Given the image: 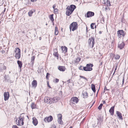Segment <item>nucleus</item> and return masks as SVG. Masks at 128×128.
<instances>
[{"label": "nucleus", "instance_id": "obj_15", "mask_svg": "<svg viewBox=\"0 0 128 128\" xmlns=\"http://www.w3.org/2000/svg\"><path fill=\"white\" fill-rule=\"evenodd\" d=\"M37 81L36 80H34L32 82V85L33 87H34V88L37 86Z\"/></svg>", "mask_w": 128, "mask_h": 128}, {"label": "nucleus", "instance_id": "obj_13", "mask_svg": "<svg viewBox=\"0 0 128 128\" xmlns=\"http://www.w3.org/2000/svg\"><path fill=\"white\" fill-rule=\"evenodd\" d=\"M114 106L112 107L109 110V112L112 116H113L114 114Z\"/></svg>", "mask_w": 128, "mask_h": 128}, {"label": "nucleus", "instance_id": "obj_47", "mask_svg": "<svg viewBox=\"0 0 128 128\" xmlns=\"http://www.w3.org/2000/svg\"><path fill=\"white\" fill-rule=\"evenodd\" d=\"M56 82V83L58 82L59 81V79L57 78H56L55 79Z\"/></svg>", "mask_w": 128, "mask_h": 128}, {"label": "nucleus", "instance_id": "obj_11", "mask_svg": "<svg viewBox=\"0 0 128 128\" xmlns=\"http://www.w3.org/2000/svg\"><path fill=\"white\" fill-rule=\"evenodd\" d=\"M86 17L89 18L93 16L94 15V13L93 12L88 11L86 13Z\"/></svg>", "mask_w": 128, "mask_h": 128}, {"label": "nucleus", "instance_id": "obj_49", "mask_svg": "<svg viewBox=\"0 0 128 128\" xmlns=\"http://www.w3.org/2000/svg\"><path fill=\"white\" fill-rule=\"evenodd\" d=\"M1 51H2V54L4 53L5 52V51L4 50H1Z\"/></svg>", "mask_w": 128, "mask_h": 128}, {"label": "nucleus", "instance_id": "obj_55", "mask_svg": "<svg viewBox=\"0 0 128 128\" xmlns=\"http://www.w3.org/2000/svg\"><path fill=\"white\" fill-rule=\"evenodd\" d=\"M116 67H117V66L116 67V68H115V69L114 71V73H115V71H116Z\"/></svg>", "mask_w": 128, "mask_h": 128}, {"label": "nucleus", "instance_id": "obj_9", "mask_svg": "<svg viewBox=\"0 0 128 128\" xmlns=\"http://www.w3.org/2000/svg\"><path fill=\"white\" fill-rule=\"evenodd\" d=\"M124 46V43L122 42H119L118 44V47L120 49H122Z\"/></svg>", "mask_w": 128, "mask_h": 128}, {"label": "nucleus", "instance_id": "obj_18", "mask_svg": "<svg viewBox=\"0 0 128 128\" xmlns=\"http://www.w3.org/2000/svg\"><path fill=\"white\" fill-rule=\"evenodd\" d=\"M82 95L84 98H87L88 97V94L84 90L82 92Z\"/></svg>", "mask_w": 128, "mask_h": 128}, {"label": "nucleus", "instance_id": "obj_25", "mask_svg": "<svg viewBox=\"0 0 128 128\" xmlns=\"http://www.w3.org/2000/svg\"><path fill=\"white\" fill-rule=\"evenodd\" d=\"M58 33V29L56 26L55 29L54 34L55 35H57Z\"/></svg>", "mask_w": 128, "mask_h": 128}, {"label": "nucleus", "instance_id": "obj_5", "mask_svg": "<svg viewBox=\"0 0 128 128\" xmlns=\"http://www.w3.org/2000/svg\"><path fill=\"white\" fill-rule=\"evenodd\" d=\"M94 37H91L88 40V44L89 46H92V48L94 46Z\"/></svg>", "mask_w": 128, "mask_h": 128}, {"label": "nucleus", "instance_id": "obj_26", "mask_svg": "<svg viewBox=\"0 0 128 128\" xmlns=\"http://www.w3.org/2000/svg\"><path fill=\"white\" fill-rule=\"evenodd\" d=\"M15 52L16 54L20 53V50L19 48H16L15 49Z\"/></svg>", "mask_w": 128, "mask_h": 128}, {"label": "nucleus", "instance_id": "obj_2", "mask_svg": "<svg viewBox=\"0 0 128 128\" xmlns=\"http://www.w3.org/2000/svg\"><path fill=\"white\" fill-rule=\"evenodd\" d=\"M78 28V24L76 22H73L72 23L70 26V31L72 30V31H74L76 30Z\"/></svg>", "mask_w": 128, "mask_h": 128}, {"label": "nucleus", "instance_id": "obj_57", "mask_svg": "<svg viewBox=\"0 0 128 128\" xmlns=\"http://www.w3.org/2000/svg\"><path fill=\"white\" fill-rule=\"evenodd\" d=\"M39 39L40 40L41 39V37H39Z\"/></svg>", "mask_w": 128, "mask_h": 128}, {"label": "nucleus", "instance_id": "obj_40", "mask_svg": "<svg viewBox=\"0 0 128 128\" xmlns=\"http://www.w3.org/2000/svg\"><path fill=\"white\" fill-rule=\"evenodd\" d=\"M58 9L56 8H55L54 9V12H58Z\"/></svg>", "mask_w": 128, "mask_h": 128}, {"label": "nucleus", "instance_id": "obj_44", "mask_svg": "<svg viewBox=\"0 0 128 128\" xmlns=\"http://www.w3.org/2000/svg\"><path fill=\"white\" fill-rule=\"evenodd\" d=\"M106 90H108L106 86H105L104 87V93L105 92V91Z\"/></svg>", "mask_w": 128, "mask_h": 128}, {"label": "nucleus", "instance_id": "obj_22", "mask_svg": "<svg viewBox=\"0 0 128 128\" xmlns=\"http://www.w3.org/2000/svg\"><path fill=\"white\" fill-rule=\"evenodd\" d=\"M104 4H106L107 6H110V1L108 0H104Z\"/></svg>", "mask_w": 128, "mask_h": 128}, {"label": "nucleus", "instance_id": "obj_56", "mask_svg": "<svg viewBox=\"0 0 128 128\" xmlns=\"http://www.w3.org/2000/svg\"><path fill=\"white\" fill-rule=\"evenodd\" d=\"M103 103L104 104L105 103H106V102H105V101H103Z\"/></svg>", "mask_w": 128, "mask_h": 128}, {"label": "nucleus", "instance_id": "obj_19", "mask_svg": "<svg viewBox=\"0 0 128 128\" xmlns=\"http://www.w3.org/2000/svg\"><path fill=\"white\" fill-rule=\"evenodd\" d=\"M92 68H88L86 66L83 67V70L85 71H90L92 70Z\"/></svg>", "mask_w": 128, "mask_h": 128}, {"label": "nucleus", "instance_id": "obj_61", "mask_svg": "<svg viewBox=\"0 0 128 128\" xmlns=\"http://www.w3.org/2000/svg\"><path fill=\"white\" fill-rule=\"evenodd\" d=\"M17 119H16V122H17Z\"/></svg>", "mask_w": 128, "mask_h": 128}, {"label": "nucleus", "instance_id": "obj_12", "mask_svg": "<svg viewBox=\"0 0 128 128\" xmlns=\"http://www.w3.org/2000/svg\"><path fill=\"white\" fill-rule=\"evenodd\" d=\"M44 100L45 102L47 104H50L52 103V102H51V100L49 98L46 97L44 98Z\"/></svg>", "mask_w": 128, "mask_h": 128}, {"label": "nucleus", "instance_id": "obj_43", "mask_svg": "<svg viewBox=\"0 0 128 128\" xmlns=\"http://www.w3.org/2000/svg\"><path fill=\"white\" fill-rule=\"evenodd\" d=\"M80 58H78V59H76V62H80Z\"/></svg>", "mask_w": 128, "mask_h": 128}, {"label": "nucleus", "instance_id": "obj_29", "mask_svg": "<svg viewBox=\"0 0 128 128\" xmlns=\"http://www.w3.org/2000/svg\"><path fill=\"white\" fill-rule=\"evenodd\" d=\"M34 56H33L31 57V63H32V65H33L34 63Z\"/></svg>", "mask_w": 128, "mask_h": 128}, {"label": "nucleus", "instance_id": "obj_16", "mask_svg": "<svg viewBox=\"0 0 128 128\" xmlns=\"http://www.w3.org/2000/svg\"><path fill=\"white\" fill-rule=\"evenodd\" d=\"M58 69L61 71L64 72L66 68L64 66H59L58 67Z\"/></svg>", "mask_w": 128, "mask_h": 128}, {"label": "nucleus", "instance_id": "obj_45", "mask_svg": "<svg viewBox=\"0 0 128 128\" xmlns=\"http://www.w3.org/2000/svg\"><path fill=\"white\" fill-rule=\"evenodd\" d=\"M12 128H18L17 126L16 125H13Z\"/></svg>", "mask_w": 128, "mask_h": 128}, {"label": "nucleus", "instance_id": "obj_51", "mask_svg": "<svg viewBox=\"0 0 128 128\" xmlns=\"http://www.w3.org/2000/svg\"><path fill=\"white\" fill-rule=\"evenodd\" d=\"M47 85L50 88V86H49V82H47Z\"/></svg>", "mask_w": 128, "mask_h": 128}, {"label": "nucleus", "instance_id": "obj_23", "mask_svg": "<svg viewBox=\"0 0 128 128\" xmlns=\"http://www.w3.org/2000/svg\"><path fill=\"white\" fill-rule=\"evenodd\" d=\"M91 88L92 90L94 92H96V88L94 85V84H91Z\"/></svg>", "mask_w": 128, "mask_h": 128}, {"label": "nucleus", "instance_id": "obj_27", "mask_svg": "<svg viewBox=\"0 0 128 128\" xmlns=\"http://www.w3.org/2000/svg\"><path fill=\"white\" fill-rule=\"evenodd\" d=\"M15 56L16 58L19 59L20 57V53H16Z\"/></svg>", "mask_w": 128, "mask_h": 128}, {"label": "nucleus", "instance_id": "obj_32", "mask_svg": "<svg viewBox=\"0 0 128 128\" xmlns=\"http://www.w3.org/2000/svg\"><path fill=\"white\" fill-rule=\"evenodd\" d=\"M61 48L62 49V50L65 51V52H66L67 51V48L66 47H64V48H63V47L62 46L61 47Z\"/></svg>", "mask_w": 128, "mask_h": 128}, {"label": "nucleus", "instance_id": "obj_46", "mask_svg": "<svg viewBox=\"0 0 128 128\" xmlns=\"http://www.w3.org/2000/svg\"><path fill=\"white\" fill-rule=\"evenodd\" d=\"M2 68L3 70H5L6 69V66H2Z\"/></svg>", "mask_w": 128, "mask_h": 128}, {"label": "nucleus", "instance_id": "obj_52", "mask_svg": "<svg viewBox=\"0 0 128 128\" xmlns=\"http://www.w3.org/2000/svg\"><path fill=\"white\" fill-rule=\"evenodd\" d=\"M124 78L123 77V79L122 80V84H123L124 83Z\"/></svg>", "mask_w": 128, "mask_h": 128}, {"label": "nucleus", "instance_id": "obj_39", "mask_svg": "<svg viewBox=\"0 0 128 128\" xmlns=\"http://www.w3.org/2000/svg\"><path fill=\"white\" fill-rule=\"evenodd\" d=\"M50 75V74L48 73H47L46 76V78L47 79H48V76Z\"/></svg>", "mask_w": 128, "mask_h": 128}, {"label": "nucleus", "instance_id": "obj_34", "mask_svg": "<svg viewBox=\"0 0 128 128\" xmlns=\"http://www.w3.org/2000/svg\"><path fill=\"white\" fill-rule=\"evenodd\" d=\"M33 12V11L32 10H30L29 12H28L29 16H31Z\"/></svg>", "mask_w": 128, "mask_h": 128}, {"label": "nucleus", "instance_id": "obj_54", "mask_svg": "<svg viewBox=\"0 0 128 128\" xmlns=\"http://www.w3.org/2000/svg\"><path fill=\"white\" fill-rule=\"evenodd\" d=\"M102 33V32L101 31H100L99 32V34H101Z\"/></svg>", "mask_w": 128, "mask_h": 128}, {"label": "nucleus", "instance_id": "obj_35", "mask_svg": "<svg viewBox=\"0 0 128 128\" xmlns=\"http://www.w3.org/2000/svg\"><path fill=\"white\" fill-rule=\"evenodd\" d=\"M120 56L118 54H116L114 56L116 60L119 59L120 58Z\"/></svg>", "mask_w": 128, "mask_h": 128}, {"label": "nucleus", "instance_id": "obj_3", "mask_svg": "<svg viewBox=\"0 0 128 128\" xmlns=\"http://www.w3.org/2000/svg\"><path fill=\"white\" fill-rule=\"evenodd\" d=\"M126 34V32L123 30H119L117 31L118 36L119 38L124 37Z\"/></svg>", "mask_w": 128, "mask_h": 128}, {"label": "nucleus", "instance_id": "obj_24", "mask_svg": "<svg viewBox=\"0 0 128 128\" xmlns=\"http://www.w3.org/2000/svg\"><path fill=\"white\" fill-rule=\"evenodd\" d=\"M17 63L18 64L19 67L21 68L22 66V62L18 60L17 61Z\"/></svg>", "mask_w": 128, "mask_h": 128}, {"label": "nucleus", "instance_id": "obj_21", "mask_svg": "<svg viewBox=\"0 0 128 128\" xmlns=\"http://www.w3.org/2000/svg\"><path fill=\"white\" fill-rule=\"evenodd\" d=\"M51 100H52L53 102H56L58 101L59 100V98L58 97H56L51 99Z\"/></svg>", "mask_w": 128, "mask_h": 128}, {"label": "nucleus", "instance_id": "obj_30", "mask_svg": "<svg viewBox=\"0 0 128 128\" xmlns=\"http://www.w3.org/2000/svg\"><path fill=\"white\" fill-rule=\"evenodd\" d=\"M86 66L88 68H92V67L93 66V65L92 64H87L86 65Z\"/></svg>", "mask_w": 128, "mask_h": 128}, {"label": "nucleus", "instance_id": "obj_4", "mask_svg": "<svg viewBox=\"0 0 128 128\" xmlns=\"http://www.w3.org/2000/svg\"><path fill=\"white\" fill-rule=\"evenodd\" d=\"M19 120L18 121V123L17 124L18 126L23 125L24 124V117H22L20 116L18 118Z\"/></svg>", "mask_w": 128, "mask_h": 128}, {"label": "nucleus", "instance_id": "obj_33", "mask_svg": "<svg viewBox=\"0 0 128 128\" xmlns=\"http://www.w3.org/2000/svg\"><path fill=\"white\" fill-rule=\"evenodd\" d=\"M53 14H51L50 16V19L52 22L54 20V19L53 17Z\"/></svg>", "mask_w": 128, "mask_h": 128}, {"label": "nucleus", "instance_id": "obj_17", "mask_svg": "<svg viewBox=\"0 0 128 128\" xmlns=\"http://www.w3.org/2000/svg\"><path fill=\"white\" fill-rule=\"evenodd\" d=\"M116 113L117 116L119 117V118L121 120L122 119V117L121 113L119 111H117Z\"/></svg>", "mask_w": 128, "mask_h": 128}, {"label": "nucleus", "instance_id": "obj_1", "mask_svg": "<svg viewBox=\"0 0 128 128\" xmlns=\"http://www.w3.org/2000/svg\"><path fill=\"white\" fill-rule=\"evenodd\" d=\"M76 8V6L75 5L72 4L70 5L69 6H68L66 8V15L68 16H70L72 14Z\"/></svg>", "mask_w": 128, "mask_h": 128}, {"label": "nucleus", "instance_id": "obj_28", "mask_svg": "<svg viewBox=\"0 0 128 128\" xmlns=\"http://www.w3.org/2000/svg\"><path fill=\"white\" fill-rule=\"evenodd\" d=\"M5 81L7 82H9L10 81V78L9 77H6V76H4Z\"/></svg>", "mask_w": 128, "mask_h": 128}, {"label": "nucleus", "instance_id": "obj_20", "mask_svg": "<svg viewBox=\"0 0 128 128\" xmlns=\"http://www.w3.org/2000/svg\"><path fill=\"white\" fill-rule=\"evenodd\" d=\"M54 53H53L54 55L55 56L57 57L58 58V51L56 49L54 50Z\"/></svg>", "mask_w": 128, "mask_h": 128}, {"label": "nucleus", "instance_id": "obj_63", "mask_svg": "<svg viewBox=\"0 0 128 128\" xmlns=\"http://www.w3.org/2000/svg\"><path fill=\"white\" fill-rule=\"evenodd\" d=\"M46 25H47V24H46Z\"/></svg>", "mask_w": 128, "mask_h": 128}, {"label": "nucleus", "instance_id": "obj_62", "mask_svg": "<svg viewBox=\"0 0 128 128\" xmlns=\"http://www.w3.org/2000/svg\"><path fill=\"white\" fill-rule=\"evenodd\" d=\"M106 10H107V8H106Z\"/></svg>", "mask_w": 128, "mask_h": 128}, {"label": "nucleus", "instance_id": "obj_53", "mask_svg": "<svg viewBox=\"0 0 128 128\" xmlns=\"http://www.w3.org/2000/svg\"><path fill=\"white\" fill-rule=\"evenodd\" d=\"M82 66H80L79 68V69L80 70H83L81 68H82Z\"/></svg>", "mask_w": 128, "mask_h": 128}, {"label": "nucleus", "instance_id": "obj_41", "mask_svg": "<svg viewBox=\"0 0 128 128\" xmlns=\"http://www.w3.org/2000/svg\"><path fill=\"white\" fill-rule=\"evenodd\" d=\"M80 77L81 78H83L85 80H86L87 81L88 80H87V78H85V77H84V76H80Z\"/></svg>", "mask_w": 128, "mask_h": 128}, {"label": "nucleus", "instance_id": "obj_60", "mask_svg": "<svg viewBox=\"0 0 128 128\" xmlns=\"http://www.w3.org/2000/svg\"><path fill=\"white\" fill-rule=\"evenodd\" d=\"M9 73L10 74V71H9Z\"/></svg>", "mask_w": 128, "mask_h": 128}, {"label": "nucleus", "instance_id": "obj_31", "mask_svg": "<svg viewBox=\"0 0 128 128\" xmlns=\"http://www.w3.org/2000/svg\"><path fill=\"white\" fill-rule=\"evenodd\" d=\"M31 108L32 109H34L36 107V104L34 103H32L31 105Z\"/></svg>", "mask_w": 128, "mask_h": 128}, {"label": "nucleus", "instance_id": "obj_36", "mask_svg": "<svg viewBox=\"0 0 128 128\" xmlns=\"http://www.w3.org/2000/svg\"><path fill=\"white\" fill-rule=\"evenodd\" d=\"M103 105V104H101L100 106L98 107V108L99 110H100L102 108V107Z\"/></svg>", "mask_w": 128, "mask_h": 128}, {"label": "nucleus", "instance_id": "obj_58", "mask_svg": "<svg viewBox=\"0 0 128 128\" xmlns=\"http://www.w3.org/2000/svg\"><path fill=\"white\" fill-rule=\"evenodd\" d=\"M22 32L23 33H24V31H23Z\"/></svg>", "mask_w": 128, "mask_h": 128}, {"label": "nucleus", "instance_id": "obj_10", "mask_svg": "<svg viewBox=\"0 0 128 128\" xmlns=\"http://www.w3.org/2000/svg\"><path fill=\"white\" fill-rule=\"evenodd\" d=\"M4 100L6 101L8 100L9 98V93L8 92H4Z\"/></svg>", "mask_w": 128, "mask_h": 128}, {"label": "nucleus", "instance_id": "obj_14", "mask_svg": "<svg viewBox=\"0 0 128 128\" xmlns=\"http://www.w3.org/2000/svg\"><path fill=\"white\" fill-rule=\"evenodd\" d=\"M32 123L35 126H36L38 124V121L37 119L35 117L32 118Z\"/></svg>", "mask_w": 128, "mask_h": 128}, {"label": "nucleus", "instance_id": "obj_8", "mask_svg": "<svg viewBox=\"0 0 128 128\" xmlns=\"http://www.w3.org/2000/svg\"><path fill=\"white\" fill-rule=\"evenodd\" d=\"M58 123L60 124H62L63 123V122L62 120V115L60 114H58Z\"/></svg>", "mask_w": 128, "mask_h": 128}, {"label": "nucleus", "instance_id": "obj_42", "mask_svg": "<svg viewBox=\"0 0 128 128\" xmlns=\"http://www.w3.org/2000/svg\"><path fill=\"white\" fill-rule=\"evenodd\" d=\"M56 126L54 124H53L50 128H56Z\"/></svg>", "mask_w": 128, "mask_h": 128}, {"label": "nucleus", "instance_id": "obj_7", "mask_svg": "<svg viewBox=\"0 0 128 128\" xmlns=\"http://www.w3.org/2000/svg\"><path fill=\"white\" fill-rule=\"evenodd\" d=\"M78 100V98L76 97H73L71 99V102L73 104L77 103Z\"/></svg>", "mask_w": 128, "mask_h": 128}, {"label": "nucleus", "instance_id": "obj_50", "mask_svg": "<svg viewBox=\"0 0 128 128\" xmlns=\"http://www.w3.org/2000/svg\"><path fill=\"white\" fill-rule=\"evenodd\" d=\"M56 7V5L55 4L53 6L52 8L54 9H55V8Z\"/></svg>", "mask_w": 128, "mask_h": 128}, {"label": "nucleus", "instance_id": "obj_37", "mask_svg": "<svg viewBox=\"0 0 128 128\" xmlns=\"http://www.w3.org/2000/svg\"><path fill=\"white\" fill-rule=\"evenodd\" d=\"M95 24L94 23H92L91 25H90V27L92 29H94V25Z\"/></svg>", "mask_w": 128, "mask_h": 128}, {"label": "nucleus", "instance_id": "obj_59", "mask_svg": "<svg viewBox=\"0 0 128 128\" xmlns=\"http://www.w3.org/2000/svg\"><path fill=\"white\" fill-rule=\"evenodd\" d=\"M72 127L71 126L69 128H72Z\"/></svg>", "mask_w": 128, "mask_h": 128}, {"label": "nucleus", "instance_id": "obj_38", "mask_svg": "<svg viewBox=\"0 0 128 128\" xmlns=\"http://www.w3.org/2000/svg\"><path fill=\"white\" fill-rule=\"evenodd\" d=\"M100 22L102 23L103 24L104 22V20L103 18H101L100 20Z\"/></svg>", "mask_w": 128, "mask_h": 128}, {"label": "nucleus", "instance_id": "obj_6", "mask_svg": "<svg viewBox=\"0 0 128 128\" xmlns=\"http://www.w3.org/2000/svg\"><path fill=\"white\" fill-rule=\"evenodd\" d=\"M53 120V118L51 116H49L46 117L45 118L44 120L46 122H49L52 121Z\"/></svg>", "mask_w": 128, "mask_h": 128}, {"label": "nucleus", "instance_id": "obj_64", "mask_svg": "<svg viewBox=\"0 0 128 128\" xmlns=\"http://www.w3.org/2000/svg\"><path fill=\"white\" fill-rule=\"evenodd\" d=\"M114 73H113V75H114Z\"/></svg>", "mask_w": 128, "mask_h": 128}, {"label": "nucleus", "instance_id": "obj_48", "mask_svg": "<svg viewBox=\"0 0 128 128\" xmlns=\"http://www.w3.org/2000/svg\"><path fill=\"white\" fill-rule=\"evenodd\" d=\"M6 8H4V11L3 12H2V14H4V12L6 11Z\"/></svg>", "mask_w": 128, "mask_h": 128}]
</instances>
